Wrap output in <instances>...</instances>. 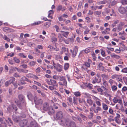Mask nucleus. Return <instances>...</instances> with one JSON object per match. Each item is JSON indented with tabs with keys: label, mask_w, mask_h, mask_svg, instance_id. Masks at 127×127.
<instances>
[{
	"label": "nucleus",
	"mask_w": 127,
	"mask_h": 127,
	"mask_svg": "<svg viewBox=\"0 0 127 127\" xmlns=\"http://www.w3.org/2000/svg\"><path fill=\"white\" fill-rule=\"evenodd\" d=\"M59 123L62 126H65L66 125L67 126L70 127H75L76 126L74 122H71L68 119L62 120L59 122Z\"/></svg>",
	"instance_id": "f257e3e1"
},
{
	"label": "nucleus",
	"mask_w": 127,
	"mask_h": 127,
	"mask_svg": "<svg viewBox=\"0 0 127 127\" xmlns=\"http://www.w3.org/2000/svg\"><path fill=\"white\" fill-rule=\"evenodd\" d=\"M19 98L20 100L22 101L21 102L22 103V102L23 103V104H22L18 103L17 104V106L19 108L21 109L23 107L25 106L26 103L24 100V97L22 95H19Z\"/></svg>",
	"instance_id": "f03ea898"
},
{
	"label": "nucleus",
	"mask_w": 127,
	"mask_h": 127,
	"mask_svg": "<svg viewBox=\"0 0 127 127\" xmlns=\"http://www.w3.org/2000/svg\"><path fill=\"white\" fill-rule=\"evenodd\" d=\"M64 116L62 112L59 111L57 112L55 118L56 120H61L62 119Z\"/></svg>",
	"instance_id": "7ed1b4c3"
},
{
	"label": "nucleus",
	"mask_w": 127,
	"mask_h": 127,
	"mask_svg": "<svg viewBox=\"0 0 127 127\" xmlns=\"http://www.w3.org/2000/svg\"><path fill=\"white\" fill-rule=\"evenodd\" d=\"M45 81L49 85L56 86V87L58 86V85L56 81L54 80L51 79L50 80L46 79Z\"/></svg>",
	"instance_id": "20e7f679"
},
{
	"label": "nucleus",
	"mask_w": 127,
	"mask_h": 127,
	"mask_svg": "<svg viewBox=\"0 0 127 127\" xmlns=\"http://www.w3.org/2000/svg\"><path fill=\"white\" fill-rule=\"evenodd\" d=\"M34 100L35 105H38L39 106L42 105L43 102L42 99L40 98H38L36 96L34 97Z\"/></svg>",
	"instance_id": "39448f33"
},
{
	"label": "nucleus",
	"mask_w": 127,
	"mask_h": 127,
	"mask_svg": "<svg viewBox=\"0 0 127 127\" xmlns=\"http://www.w3.org/2000/svg\"><path fill=\"white\" fill-rule=\"evenodd\" d=\"M101 108L100 107L97 106L95 108H94L93 107H91L90 108V111H92L93 110L95 113H97L99 111H101Z\"/></svg>",
	"instance_id": "423d86ee"
},
{
	"label": "nucleus",
	"mask_w": 127,
	"mask_h": 127,
	"mask_svg": "<svg viewBox=\"0 0 127 127\" xmlns=\"http://www.w3.org/2000/svg\"><path fill=\"white\" fill-rule=\"evenodd\" d=\"M15 80V78L13 77H11L10 78V79L6 81L4 83L5 86L6 87L8 86L11 83H13L14 81Z\"/></svg>",
	"instance_id": "0eeeda50"
},
{
	"label": "nucleus",
	"mask_w": 127,
	"mask_h": 127,
	"mask_svg": "<svg viewBox=\"0 0 127 127\" xmlns=\"http://www.w3.org/2000/svg\"><path fill=\"white\" fill-rule=\"evenodd\" d=\"M49 107L48 104L46 102L43 104L42 108L40 107L39 108V109L41 111L43 110L44 111H46L48 110Z\"/></svg>",
	"instance_id": "6e6552de"
},
{
	"label": "nucleus",
	"mask_w": 127,
	"mask_h": 127,
	"mask_svg": "<svg viewBox=\"0 0 127 127\" xmlns=\"http://www.w3.org/2000/svg\"><path fill=\"white\" fill-rule=\"evenodd\" d=\"M12 107L15 111H16L17 110V108L16 106L14 104H12L11 105L9 106L7 108V110L10 112H11L12 111Z\"/></svg>",
	"instance_id": "1a4fd4ad"
},
{
	"label": "nucleus",
	"mask_w": 127,
	"mask_h": 127,
	"mask_svg": "<svg viewBox=\"0 0 127 127\" xmlns=\"http://www.w3.org/2000/svg\"><path fill=\"white\" fill-rule=\"evenodd\" d=\"M63 66L59 64H56V67L55 66V69L59 72H61L62 70Z\"/></svg>",
	"instance_id": "9d476101"
},
{
	"label": "nucleus",
	"mask_w": 127,
	"mask_h": 127,
	"mask_svg": "<svg viewBox=\"0 0 127 127\" xmlns=\"http://www.w3.org/2000/svg\"><path fill=\"white\" fill-rule=\"evenodd\" d=\"M93 98L95 101L96 104L98 106H100L101 105V104L100 102L101 100L100 99L95 96L93 97Z\"/></svg>",
	"instance_id": "9b49d317"
},
{
	"label": "nucleus",
	"mask_w": 127,
	"mask_h": 127,
	"mask_svg": "<svg viewBox=\"0 0 127 127\" xmlns=\"http://www.w3.org/2000/svg\"><path fill=\"white\" fill-rule=\"evenodd\" d=\"M113 101L115 103H118L120 104H121L122 103V100L116 97H114V98L113 99Z\"/></svg>",
	"instance_id": "f8f14e48"
},
{
	"label": "nucleus",
	"mask_w": 127,
	"mask_h": 127,
	"mask_svg": "<svg viewBox=\"0 0 127 127\" xmlns=\"http://www.w3.org/2000/svg\"><path fill=\"white\" fill-rule=\"evenodd\" d=\"M59 79L60 81H63V83L64 84L65 86H66L67 81L65 77L60 76Z\"/></svg>",
	"instance_id": "ddd939ff"
},
{
	"label": "nucleus",
	"mask_w": 127,
	"mask_h": 127,
	"mask_svg": "<svg viewBox=\"0 0 127 127\" xmlns=\"http://www.w3.org/2000/svg\"><path fill=\"white\" fill-rule=\"evenodd\" d=\"M48 109V113L49 115H51L54 114L55 111L52 106H49Z\"/></svg>",
	"instance_id": "4468645a"
},
{
	"label": "nucleus",
	"mask_w": 127,
	"mask_h": 127,
	"mask_svg": "<svg viewBox=\"0 0 127 127\" xmlns=\"http://www.w3.org/2000/svg\"><path fill=\"white\" fill-rule=\"evenodd\" d=\"M91 62V60L88 59L87 61L85 62L84 64L86 67H89L90 66V64Z\"/></svg>",
	"instance_id": "2eb2a0df"
},
{
	"label": "nucleus",
	"mask_w": 127,
	"mask_h": 127,
	"mask_svg": "<svg viewBox=\"0 0 127 127\" xmlns=\"http://www.w3.org/2000/svg\"><path fill=\"white\" fill-rule=\"evenodd\" d=\"M27 122L28 121L27 120H23L20 123V125L22 127H24L27 125Z\"/></svg>",
	"instance_id": "dca6fc26"
},
{
	"label": "nucleus",
	"mask_w": 127,
	"mask_h": 127,
	"mask_svg": "<svg viewBox=\"0 0 127 127\" xmlns=\"http://www.w3.org/2000/svg\"><path fill=\"white\" fill-rule=\"evenodd\" d=\"M28 127H39L37 123L35 121L31 122L30 126Z\"/></svg>",
	"instance_id": "f3484780"
},
{
	"label": "nucleus",
	"mask_w": 127,
	"mask_h": 127,
	"mask_svg": "<svg viewBox=\"0 0 127 127\" xmlns=\"http://www.w3.org/2000/svg\"><path fill=\"white\" fill-rule=\"evenodd\" d=\"M78 51V48L77 46H75L74 48V50L72 53V57H74L76 55Z\"/></svg>",
	"instance_id": "a211bd4d"
},
{
	"label": "nucleus",
	"mask_w": 127,
	"mask_h": 127,
	"mask_svg": "<svg viewBox=\"0 0 127 127\" xmlns=\"http://www.w3.org/2000/svg\"><path fill=\"white\" fill-rule=\"evenodd\" d=\"M127 10H126L125 8L122 7H120L119 9V12L122 14L124 13Z\"/></svg>",
	"instance_id": "6ab92c4d"
},
{
	"label": "nucleus",
	"mask_w": 127,
	"mask_h": 127,
	"mask_svg": "<svg viewBox=\"0 0 127 127\" xmlns=\"http://www.w3.org/2000/svg\"><path fill=\"white\" fill-rule=\"evenodd\" d=\"M101 79H97L95 77V79L93 80L92 83L93 84L99 83L101 82Z\"/></svg>",
	"instance_id": "aec40b11"
},
{
	"label": "nucleus",
	"mask_w": 127,
	"mask_h": 127,
	"mask_svg": "<svg viewBox=\"0 0 127 127\" xmlns=\"http://www.w3.org/2000/svg\"><path fill=\"white\" fill-rule=\"evenodd\" d=\"M123 24L121 23L119 24L117 27V30L118 32L121 30L123 28Z\"/></svg>",
	"instance_id": "412c9836"
},
{
	"label": "nucleus",
	"mask_w": 127,
	"mask_h": 127,
	"mask_svg": "<svg viewBox=\"0 0 127 127\" xmlns=\"http://www.w3.org/2000/svg\"><path fill=\"white\" fill-rule=\"evenodd\" d=\"M111 57L113 59H119L120 58V56L115 54L112 53L111 55Z\"/></svg>",
	"instance_id": "4be33fe9"
},
{
	"label": "nucleus",
	"mask_w": 127,
	"mask_h": 127,
	"mask_svg": "<svg viewBox=\"0 0 127 127\" xmlns=\"http://www.w3.org/2000/svg\"><path fill=\"white\" fill-rule=\"evenodd\" d=\"M91 49L90 48H86L85 50L81 51L80 52V54L83 53L84 52L86 53H87L91 51Z\"/></svg>",
	"instance_id": "5701e85b"
},
{
	"label": "nucleus",
	"mask_w": 127,
	"mask_h": 127,
	"mask_svg": "<svg viewBox=\"0 0 127 127\" xmlns=\"http://www.w3.org/2000/svg\"><path fill=\"white\" fill-rule=\"evenodd\" d=\"M12 118L14 122L17 123L18 122L19 120V117L18 116H16L13 115L12 116Z\"/></svg>",
	"instance_id": "b1692460"
},
{
	"label": "nucleus",
	"mask_w": 127,
	"mask_h": 127,
	"mask_svg": "<svg viewBox=\"0 0 127 127\" xmlns=\"http://www.w3.org/2000/svg\"><path fill=\"white\" fill-rule=\"evenodd\" d=\"M47 47L50 49V51L55 50V51H57L59 50V49L55 48L54 47L51 45H49Z\"/></svg>",
	"instance_id": "393cba45"
},
{
	"label": "nucleus",
	"mask_w": 127,
	"mask_h": 127,
	"mask_svg": "<svg viewBox=\"0 0 127 127\" xmlns=\"http://www.w3.org/2000/svg\"><path fill=\"white\" fill-rule=\"evenodd\" d=\"M48 17L51 19H53L52 15L54 13V12L52 10H50L48 12Z\"/></svg>",
	"instance_id": "a878e982"
},
{
	"label": "nucleus",
	"mask_w": 127,
	"mask_h": 127,
	"mask_svg": "<svg viewBox=\"0 0 127 127\" xmlns=\"http://www.w3.org/2000/svg\"><path fill=\"white\" fill-rule=\"evenodd\" d=\"M97 86H95V88H97V90L98 92L100 93V95H103V91L102 89L100 88H97Z\"/></svg>",
	"instance_id": "bb28decb"
},
{
	"label": "nucleus",
	"mask_w": 127,
	"mask_h": 127,
	"mask_svg": "<svg viewBox=\"0 0 127 127\" xmlns=\"http://www.w3.org/2000/svg\"><path fill=\"white\" fill-rule=\"evenodd\" d=\"M102 107L103 110L106 111L108 109V106L104 103H103L102 104Z\"/></svg>",
	"instance_id": "cd10ccee"
},
{
	"label": "nucleus",
	"mask_w": 127,
	"mask_h": 127,
	"mask_svg": "<svg viewBox=\"0 0 127 127\" xmlns=\"http://www.w3.org/2000/svg\"><path fill=\"white\" fill-rule=\"evenodd\" d=\"M64 42L66 44H69V42H73V39L72 38H68L67 39V40H64Z\"/></svg>",
	"instance_id": "c85d7f7f"
},
{
	"label": "nucleus",
	"mask_w": 127,
	"mask_h": 127,
	"mask_svg": "<svg viewBox=\"0 0 127 127\" xmlns=\"http://www.w3.org/2000/svg\"><path fill=\"white\" fill-rule=\"evenodd\" d=\"M27 96L29 100L32 101L33 100V97L32 94L31 93H28L27 95Z\"/></svg>",
	"instance_id": "c756f323"
},
{
	"label": "nucleus",
	"mask_w": 127,
	"mask_h": 127,
	"mask_svg": "<svg viewBox=\"0 0 127 127\" xmlns=\"http://www.w3.org/2000/svg\"><path fill=\"white\" fill-rule=\"evenodd\" d=\"M102 81L103 82V88L105 89L106 90V88L104 87H106L108 86L107 82L106 81L104 80V79H103Z\"/></svg>",
	"instance_id": "7c9ffc66"
},
{
	"label": "nucleus",
	"mask_w": 127,
	"mask_h": 127,
	"mask_svg": "<svg viewBox=\"0 0 127 127\" xmlns=\"http://www.w3.org/2000/svg\"><path fill=\"white\" fill-rule=\"evenodd\" d=\"M87 102L90 106H92L93 104V101L90 98L87 99Z\"/></svg>",
	"instance_id": "2f4dec72"
},
{
	"label": "nucleus",
	"mask_w": 127,
	"mask_h": 127,
	"mask_svg": "<svg viewBox=\"0 0 127 127\" xmlns=\"http://www.w3.org/2000/svg\"><path fill=\"white\" fill-rule=\"evenodd\" d=\"M121 46H120V47L118 49H115V52L117 53H120L121 52V50H122V51H123L125 50L124 48L123 49H121Z\"/></svg>",
	"instance_id": "473e14b6"
},
{
	"label": "nucleus",
	"mask_w": 127,
	"mask_h": 127,
	"mask_svg": "<svg viewBox=\"0 0 127 127\" xmlns=\"http://www.w3.org/2000/svg\"><path fill=\"white\" fill-rule=\"evenodd\" d=\"M94 115V113L92 112H90L88 116V118L90 119H93Z\"/></svg>",
	"instance_id": "72a5a7b5"
},
{
	"label": "nucleus",
	"mask_w": 127,
	"mask_h": 127,
	"mask_svg": "<svg viewBox=\"0 0 127 127\" xmlns=\"http://www.w3.org/2000/svg\"><path fill=\"white\" fill-rule=\"evenodd\" d=\"M87 67L86 66L84 65V64H83L81 67V69L82 71H84L87 70Z\"/></svg>",
	"instance_id": "f704fd0d"
},
{
	"label": "nucleus",
	"mask_w": 127,
	"mask_h": 127,
	"mask_svg": "<svg viewBox=\"0 0 127 127\" xmlns=\"http://www.w3.org/2000/svg\"><path fill=\"white\" fill-rule=\"evenodd\" d=\"M101 76L102 78L103 79H108V76L107 75L103 74L101 75Z\"/></svg>",
	"instance_id": "c9c22d12"
},
{
	"label": "nucleus",
	"mask_w": 127,
	"mask_h": 127,
	"mask_svg": "<svg viewBox=\"0 0 127 127\" xmlns=\"http://www.w3.org/2000/svg\"><path fill=\"white\" fill-rule=\"evenodd\" d=\"M73 94L76 97H79L81 95L80 92L79 91L75 92Z\"/></svg>",
	"instance_id": "e433bc0d"
},
{
	"label": "nucleus",
	"mask_w": 127,
	"mask_h": 127,
	"mask_svg": "<svg viewBox=\"0 0 127 127\" xmlns=\"http://www.w3.org/2000/svg\"><path fill=\"white\" fill-rule=\"evenodd\" d=\"M69 67V64L68 63L65 64L64 65V68L65 70L67 69Z\"/></svg>",
	"instance_id": "4c0bfd02"
},
{
	"label": "nucleus",
	"mask_w": 127,
	"mask_h": 127,
	"mask_svg": "<svg viewBox=\"0 0 127 127\" xmlns=\"http://www.w3.org/2000/svg\"><path fill=\"white\" fill-rule=\"evenodd\" d=\"M79 115L83 119V120H84L85 121L87 120V117L86 116H85L84 115L82 114H79Z\"/></svg>",
	"instance_id": "58836bf2"
},
{
	"label": "nucleus",
	"mask_w": 127,
	"mask_h": 127,
	"mask_svg": "<svg viewBox=\"0 0 127 127\" xmlns=\"http://www.w3.org/2000/svg\"><path fill=\"white\" fill-rule=\"evenodd\" d=\"M69 32H64V33H62V35L65 37L67 38V35L69 34Z\"/></svg>",
	"instance_id": "ea45409f"
},
{
	"label": "nucleus",
	"mask_w": 127,
	"mask_h": 127,
	"mask_svg": "<svg viewBox=\"0 0 127 127\" xmlns=\"http://www.w3.org/2000/svg\"><path fill=\"white\" fill-rule=\"evenodd\" d=\"M121 2L123 5H126L127 4V0H122Z\"/></svg>",
	"instance_id": "a19ab883"
},
{
	"label": "nucleus",
	"mask_w": 127,
	"mask_h": 127,
	"mask_svg": "<svg viewBox=\"0 0 127 127\" xmlns=\"http://www.w3.org/2000/svg\"><path fill=\"white\" fill-rule=\"evenodd\" d=\"M107 2V1L105 0L103 1H100L98 2L97 3V4L98 5H100V4H105Z\"/></svg>",
	"instance_id": "79ce46f5"
},
{
	"label": "nucleus",
	"mask_w": 127,
	"mask_h": 127,
	"mask_svg": "<svg viewBox=\"0 0 127 127\" xmlns=\"http://www.w3.org/2000/svg\"><path fill=\"white\" fill-rule=\"evenodd\" d=\"M86 123L87 124V126H92L93 125L92 122L91 121L87 122Z\"/></svg>",
	"instance_id": "37998d69"
},
{
	"label": "nucleus",
	"mask_w": 127,
	"mask_h": 127,
	"mask_svg": "<svg viewBox=\"0 0 127 127\" xmlns=\"http://www.w3.org/2000/svg\"><path fill=\"white\" fill-rule=\"evenodd\" d=\"M83 94L84 97L85 98L89 97H90V94L87 93H83Z\"/></svg>",
	"instance_id": "c03bdc74"
},
{
	"label": "nucleus",
	"mask_w": 127,
	"mask_h": 127,
	"mask_svg": "<svg viewBox=\"0 0 127 127\" xmlns=\"http://www.w3.org/2000/svg\"><path fill=\"white\" fill-rule=\"evenodd\" d=\"M18 55L19 56L23 58H26V56L23 53H19L18 54Z\"/></svg>",
	"instance_id": "a18cd8bd"
},
{
	"label": "nucleus",
	"mask_w": 127,
	"mask_h": 127,
	"mask_svg": "<svg viewBox=\"0 0 127 127\" xmlns=\"http://www.w3.org/2000/svg\"><path fill=\"white\" fill-rule=\"evenodd\" d=\"M36 64V63L34 61H32L29 63V64L30 66H34Z\"/></svg>",
	"instance_id": "49530a36"
},
{
	"label": "nucleus",
	"mask_w": 127,
	"mask_h": 127,
	"mask_svg": "<svg viewBox=\"0 0 127 127\" xmlns=\"http://www.w3.org/2000/svg\"><path fill=\"white\" fill-rule=\"evenodd\" d=\"M56 86H54L52 85V86H49V88L52 91L54 90V89H56Z\"/></svg>",
	"instance_id": "de8ad7c7"
},
{
	"label": "nucleus",
	"mask_w": 127,
	"mask_h": 127,
	"mask_svg": "<svg viewBox=\"0 0 127 127\" xmlns=\"http://www.w3.org/2000/svg\"><path fill=\"white\" fill-rule=\"evenodd\" d=\"M3 39H4V40H6L8 41H10V39L8 38L5 35H4Z\"/></svg>",
	"instance_id": "09e8293b"
},
{
	"label": "nucleus",
	"mask_w": 127,
	"mask_h": 127,
	"mask_svg": "<svg viewBox=\"0 0 127 127\" xmlns=\"http://www.w3.org/2000/svg\"><path fill=\"white\" fill-rule=\"evenodd\" d=\"M51 42H56L57 41V38L55 37L51 38Z\"/></svg>",
	"instance_id": "8fccbe9b"
},
{
	"label": "nucleus",
	"mask_w": 127,
	"mask_h": 127,
	"mask_svg": "<svg viewBox=\"0 0 127 127\" xmlns=\"http://www.w3.org/2000/svg\"><path fill=\"white\" fill-rule=\"evenodd\" d=\"M13 60L15 61L17 63H19L20 62V61L19 59L17 58L16 57H14Z\"/></svg>",
	"instance_id": "3c124183"
},
{
	"label": "nucleus",
	"mask_w": 127,
	"mask_h": 127,
	"mask_svg": "<svg viewBox=\"0 0 127 127\" xmlns=\"http://www.w3.org/2000/svg\"><path fill=\"white\" fill-rule=\"evenodd\" d=\"M51 23L50 22H47L44 24V26L46 28H48L50 26Z\"/></svg>",
	"instance_id": "603ef678"
},
{
	"label": "nucleus",
	"mask_w": 127,
	"mask_h": 127,
	"mask_svg": "<svg viewBox=\"0 0 127 127\" xmlns=\"http://www.w3.org/2000/svg\"><path fill=\"white\" fill-rule=\"evenodd\" d=\"M66 100L69 102L70 104L72 103V98L70 96L68 97Z\"/></svg>",
	"instance_id": "864d4df0"
},
{
	"label": "nucleus",
	"mask_w": 127,
	"mask_h": 127,
	"mask_svg": "<svg viewBox=\"0 0 127 127\" xmlns=\"http://www.w3.org/2000/svg\"><path fill=\"white\" fill-rule=\"evenodd\" d=\"M60 76H59L57 75H54L53 76V79L55 80H58Z\"/></svg>",
	"instance_id": "5fc2aeb1"
},
{
	"label": "nucleus",
	"mask_w": 127,
	"mask_h": 127,
	"mask_svg": "<svg viewBox=\"0 0 127 127\" xmlns=\"http://www.w3.org/2000/svg\"><path fill=\"white\" fill-rule=\"evenodd\" d=\"M111 88L112 90L113 91H116L117 90V87L115 85L112 86L111 87Z\"/></svg>",
	"instance_id": "6e6d98bb"
},
{
	"label": "nucleus",
	"mask_w": 127,
	"mask_h": 127,
	"mask_svg": "<svg viewBox=\"0 0 127 127\" xmlns=\"http://www.w3.org/2000/svg\"><path fill=\"white\" fill-rule=\"evenodd\" d=\"M101 14V11H95L94 12V14L95 15H99Z\"/></svg>",
	"instance_id": "4d7b16f0"
},
{
	"label": "nucleus",
	"mask_w": 127,
	"mask_h": 127,
	"mask_svg": "<svg viewBox=\"0 0 127 127\" xmlns=\"http://www.w3.org/2000/svg\"><path fill=\"white\" fill-rule=\"evenodd\" d=\"M65 55L66 56L64 57V59L65 60L68 61V55L66 53L65 54Z\"/></svg>",
	"instance_id": "13d9d810"
},
{
	"label": "nucleus",
	"mask_w": 127,
	"mask_h": 127,
	"mask_svg": "<svg viewBox=\"0 0 127 127\" xmlns=\"http://www.w3.org/2000/svg\"><path fill=\"white\" fill-rule=\"evenodd\" d=\"M62 8V6L61 5H59L57 6V11H60Z\"/></svg>",
	"instance_id": "bf43d9fd"
},
{
	"label": "nucleus",
	"mask_w": 127,
	"mask_h": 127,
	"mask_svg": "<svg viewBox=\"0 0 127 127\" xmlns=\"http://www.w3.org/2000/svg\"><path fill=\"white\" fill-rule=\"evenodd\" d=\"M117 3V1H115V0H114L111 3V5H114L116 4Z\"/></svg>",
	"instance_id": "052dcab7"
},
{
	"label": "nucleus",
	"mask_w": 127,
	"mask_h": 127,
	"mask_svg": "<svg viewBox=\"0 0 127 127\" xmlns=\"http://www.w3.org/2000/svg\"><path fill=\"white\" fill-rule=\"evenodd\" d=\"M54 28L56 29V31L59 32V27L57 25H55L54 26Z\"/></svg>",
	"instance_id": "680f3d73"
},
{
	"label": "nucleus",
	"mask_w": 127,
	"mask_h": 127,
	"mask_svg": "<svg viewBox=\"0 0 127 127\" xmlns=\"http://www.w3.org/2000/svg\"><path fill=\"white\" fill-rule=\"evenodd\" d=\"M101 55L103 57H105L106 56L105 54V52L102 50L101 51Z\"/></svg>",
	"instance_id": "e2e57ef3"
},
{
	"label": "nucleus",
	"mask_w": 127,
	"mask_h": 127,
	"mask_svg": "<svg viewBox=\"0 0 127 127\" xmlns=\"http://www.w3.org/2000/svg\"><path fill=\"white\" fill-rule=\"evenodd\" d=\"M115 121L118 124H120L121 123L120 120L119 119V118H115Z\"/></svg>",
	"instance_id": "0e129e2a"
},
{
	"label": "nucleus",
	"mask_w": 127,
	"mask_h": 127,
	"mask_svg": "<svg viewBox=\"0 0 127 127\" xmlns=\"http://www.w3.org/2000/svg\"><path fill=\"white\" fill-rule=\"evenodd\" d=\"M64 21H65V23L66 25L69 24V23H70L71 22V21L69 20H68L66 21H65V20H64Z\"/></svg>",
	"instance_id": "69168bd1"
},
{
	"label": "nucleus",
	"mask_w": 127,
	"mask_h": 127,
	"mask_svg": "<svg viewBox=\"0 0 127 127\" xmlns=\"http://www.w3.org/2000/svg\"><path fill=\"white\" fill-rule=\"evenodd\" d=\"M121 72L123 73H127V67L123 68Z\"/></svg>",
	"instance_id": "338daca9"
},
{
	"label": "nucleus",
	"mask_w": 127,
	"mask_h": 127,
	"mask_svg": "<svg viewBox=\"0 0 127 127\" xmlns=\"http://www.w3.org/2000/svg\"><path fill=\"white\" fill-rule=\"evenodd\" d=\"M127 90V87L126 86L124 87L122 89V91L123 92L126 91Z\"/></svg>",
	"instance_id": "774afa93"
}]
</instances>
